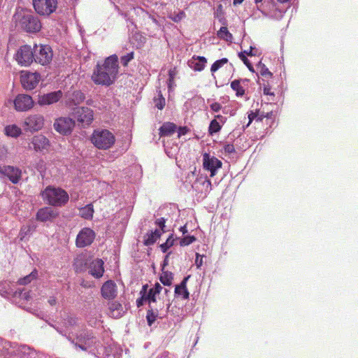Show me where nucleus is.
Returning a JSON list of instances; mask_svg holds the SVG:
<instances>
[{
    "instance_id": "1",
    "label": "nucleus",
    "mask_w": 358,
    "mask_h": 358,
    "mask_svg": "<svg viewBox=\"0 0 358 358\" xmlns=\"http://www.w3.org/2000/svg\"><path fill=\"white\" fill-rule=\"evenodd\" d=\"M118 57L113 55L107 57L103 64H97L92 76V80L97 85L109 86L112 85L118 73Z\"/></svg>"
},
{
    "instance_id": "2",
    "label": "nucleus",
    "mask_w": 358,
    "mask_h": 358,
    "mask_svg": "<svg viewBox=\"0 0 358 358\" xmlns=\"http://www.w3.org/2000/svg\"><path fill=\"white\" fill-rule=\"evenodd\" d=\"M13 18L16 26L29 33L38 32L42 27L41 22L36 16L23 9L17 10Z\"/></svg>"
},
{
    "instance_id": "3",
    "label": "nucleus",
    "mask_w": 358,
    "mask_h": 358,
    "mask_svg": "<svg viewBox=\"0 0 358 358\" xmlns=\"http://www.w3.org/2000/svg\"><path fill=\"white\" fill-rule=\"evenodd\" d=\"M43 200L52 206H62L69 201L67 192L61 189L52 186L47 187L41 193Z\"/></svg>"
},
{
    "instance_id": "4",
    "label": "nucleus",
    "mask_w": 358,
    "mask_h": 358,
    "mask_svg": "<svg viewBox=\"0 0 358 358\" xmlns=\"http://www.w3.org/2000/svg\"><path fill=\"white\" fill-rule=\"evenodd\" d=\"M91 141L99 149L107 150L110 148L115 141L114 135L107 129L94 130Z\"/></svg>"
},
{
    "instance_id": "5",
    "label": "nucleus",
    "mask_w": 358,
    "mask_h": 358,
    "mask_svg": "<svg viewBox=\"0 0 358 358\" xmlns=\"http://www.w3.org/2000/svg\"><path fill=\"white\" fill-rule=\"evenodd\" d=\"M34 61L43 66H46L52 59V51L50 46L45 45H36L33 47Z\"/></svg>"
},
{
    "instance_id": "6",
    "label": "nucleus",
    "mask_w": 358,
    "mask_h": 358,
    "mask_svg": "<svg viewBox=\"0 0 358 358\" xmlns=\"http://www.w3.org/2000/svg\"><path fill=\"white\" fill-rule=\"evenodd\" d=\"M35 11L40 15L49 16L57 7V0H32Z\"/></svg>"
},
{
    "instance_id": "7",
    "label": "nucleus",
    "mask_w": 358,
    "mask_h": 358,
    "mask_svg": "<svg viewBox=\"0 0 358 358\" xmlns=\"http://www.w3.org/2000/svg\"><path fill=\"white\" fill-rule=\"evenodd\" d=\"M71 115L84 127L89 126L94 119L92 110L87 107L74 108Z\"/></svg>"
},
{
    "instance_id": "8",
    "label": "nucleus",
    "mask_w": 358,
    "mask_h": 358,
    "mask_svg": "<svg viewBox=\"0 0 358 358\" xmlns=\"http://www.w3.org/2000/svg\"><path fill=\"white\" fill-rule=\"evenodd\" d=\"M15 59L21 66H29L34 62L33 48L28 45H22L15 55Z\"/></svg>"
},
{
    "instance_id": "9",
    "label": "nucleus",
    "mask_w": 358,
    "mask_h": 358,
    "mask_svg": "<svg viewBox=\"0 0 358 358\" xmlns=\"http://www.w3.org/2000/svg\"><path fill=\"white\" fill-rule=\"evenodd\" d=\"M59 215V211L51 206H46L40 208L36 215L37 221L41 222H53Z\"/></svg>"
},
{
    "instance_id": "10",
    "label": "nucleus",
    "mask_w": 358,
    "mask_h": 358,
    "mask_svg": "<svg viewBox=\"0 0 358 358\" xmlns=\"http://www.w3.org/2000/svg\"><path fill=\"white\" fill-rule=\"evenodd\" d=\"M41 78L39 73L29 71H22L20 80L23 87L27 90L34 89L38 85Z\"/></svg>"
},
{
    "instance_id": "11",
    "label": "nucleus",
    "mask_w": 358,
    "mask_h": 358,
    "mask_svg": "<svg viewBox=\"0 0 358 358\" xmlns=\"http://www.w3.org/2000/svg\"><path fill=\"white\" fill-rule=\"evenodd\" d=\"M203 168L210 172V176L213 177L217 169H220L222 166V162L214 156L205 153L203 155Z\"/></svg>"
},
{
    "instance_id": "12",
    "label": "nucleus",
    "mask_w": 358,
    "mask_h": 358,
    "mask_svg": "<svg viewBox=\"0 0 358 358\" xmlns=\"http://www.w3.org/2000/svg\"><path fill=\"white\" fill-rule=\"evenodd\" d=\"M74 127L75 120L70 117H60L54 123L56 131L64 135L71 134Z\"/></svg>"
},
{
    "instance_id": "13",
    "label": "nucleus",
    "mask_w": 358,
    "mask_h": 358,
    "mask_svg": "<svg viewBox=\"0 0 358 358\" xmlns=\"http://www.w3.org/2000/svg\"><path fill=\"white\" fill-rule=\"evenodd\" d=\"M44 124V119L41 115H32L24 120V129L31 132L40 130Z\"/></svg>"
},
{
    "instance_id": "14",
    "label": "nucleus",
    "mask_w": 358,
    "mask_h": 358,
    "mask_svg": "<svg viewBox=\"0 0 358 358\" xmlns=\"http://www.w3.org/2000/svg\"><path fill=\"white\" fill-rule=\"evenodd\" d=\"M95 234L90 228L83 229L77 236L76 245L79 248H84L90 245L94 241Z\"/></svg>"
},
{
    "instance_id": "15",
    "label": "nucleus",
    "mask_w": 358,
    "mask_h": 358,
    "mask_svg": "<svg viewBox=\"0 0 358 358\" xmlns=\"http://www.w3.org/2000/svg\"><path fill=\"white\" fill-rule=\"evenodd\" d=\"M0 173L6 176L13 184L18 183L22 177V171L13 166L0 167Z\"/></svg>"
},
{
    "instance_id": "16",
    "label": "nucleus",
    "mask_w": 358,
    "mask_h": 358,
    "mask_svg": "<svg viewBox=\"0 0 358 358\" xmlns=\"http://www.w3.org/2000/svg\"><path fill=\"white\" fill-rule=\"evenodd\" d=\"M14 105L17 110L24 111L33 107L34 101L29 95L19 94L14 101Z\"/></svg>"
},
{
    "instance_id": "17",
    "label": "nucleus",
    "mask_w": 358,
    "mask_h": 358,
    "mask_svg": "<svg viewBox=\"0 0 358 358\" xmlns=\"http://www.w3.org/2000/svg\"><path fill=\"white\" fill-rule=\"evenodd\" d=\"M62 97V91L52 92L38 96V103L40 106H47L57 102Z\"/></svg>"
},
{
    "instance_id": "18",
    "label": "nucleus",
    "mask_w": 358,
    "mask_h": 358,
    "mask_svg": "<svg viewBox=\"0 0 358 358\" xmlns=\"http://www.w3.org/2000/svg\"><path fill=\"white\" fill-rule=\"evenodd\" d=\"M101 292L104 299H113L117 296V286L113 280H108L102 285Z\"/></svg>"
},
{
    "instance_id": "19",
    "label": "nucleus",
    "mask_w": 358,
    "mask_h": 358,
    "mask_svg": "<svg viewBox=\"0 0 358 358\" xmlns=\"http://www.w3.org/2000/svg\"><path fill=\"white\" fill-rule=\"evenodd\" d=\"M227 121V118L221 115H217L215 118L211 120L208 127V134L210 136H213L215 134L218 133L222 126Z\"/></svg>"
},
{
    "instance_id": "20",
    "label": "nucleus",
    "mask_w": 358,
    "mask_h": 358,
    "mask_svg": "<svg viewBox=\"0 0 358 358\" xmlns=\"http://www.w3.org/2000/svg\"><path fill=\"white\" fill-rule=\"evenodd\" d=\"M108 315L113 318H120L123 316L125 311L124 310L122 305L116 301L108 302Z\"/></svg>"
},
{
    "instance_id": "21",
    "label": "nucleus",
    "mask_w": 358,
    "mask_h": 358,
    "mask_svg": "<svg viewBox=\"0 0 358 358\" xmlns=\"http://www.w3.org/2000/svg\"><path fill=\"white\" fill-rule=\"evenodd\" d=\"M103 262L96 259L92 262L89 267V273L94 277L99 278L103 275L104 272Z\"/></svg>"
},
{
    "instance_id": "22",
    "label": "nucleus",
    "mask_w": 358,
    "mask_h": 358,
    "mask_svg": "<svg viewBox=\"0 0 358 358\" xmlns=\"http://www.w3.org/2000/svg\"><path fill=\"white\" fill-rule=\"evenodd\" d=\"M49 141L44 136L39 135L33 138L31 143L36 150H42L47 149Z\"/></svg>"
},
{
    "instance_id": "23",
    "label": "nucleus",
    "mask_w": 358,
    "mask_h": 358,
    "mask_svg": "<svg viewBox=\"0 0 358 358\" xmlns=\"http://www.w3.org/2000/svg\"><path fill=\"white\" fill-rule=\"evenodd\" d=\"M177 127L171 122H166L159 129L161 136H170L176 131Z\"/></svg>"
},
{
    "instance_id": "24",
    "label": "nucleus",
    "mask_w": 358,
    "mask_h": 358,
    "mask_svg": "<svg viewBox=\"0 0 358 358\" xmlns=\"http://www.w3.org/2000/svg\"><path fill=\"white\" fill-rule=\"evenodd\" d=\"M190 278V275L185 278L183 280L180 282V285H176L175 288L176 294L180 296L182 295V298L186 299L189 297V292L186 288V283L188 279Z\"/></svg>"
},
{
    "instance_id": "25",
    "label": "nucleus",
    "mask_w": 358,
    "mask_h": 358,
    "mask_svg": "<svg viewBox=\"0 0 358 358\" xmlns=\"http://www.w3.org/2000/svg\"><path fill=\"white\" fill-rule=\"evenodd\" d=\"M273 116V115L272 111L270 113H265L264 112H262L261 114H258L253 111H250V113L248 114L249 122H248L247 126H249L251 124V122H252V120L255 119H256L257 121H262V120L264 117L272 118Z\"/></svg>"
},
{
    "instance_id": "26",
    "label": "nucleus",
    "mask_w": 358,
    "mask_h": 358,
    "mask_svg": "<svg viewBox=\"0 0 358 358\" xmlns=\"http://www.w3.org/2000/svg\"><path fill=\"white\" fill-rule=\"evenodd\" d=\"M79 211L80 215L85 219L90 220L93 217L94 209L92 204L81 208Z\"/></svg>"
},
{
    "instance_id": "27",
    "label": "nucleus",
    "mask_w": 358,
    "mask_h": 358,
    "mask_svg": "<svg viewBox=\"0 0 358 358\" xmlns=\"http://www.w3.org/2000/svg\"><path fill=\"white\" fill-rule=\"evenodd\" d=\"M217 36L226 41L231 42L233 39L232 34L229 31L227 27H222L217 31Z\"/></svg>"
},
{
    "instance_id": "28",
    "label": "nucleus",
    "mask_w": 358,
    "mask_h": 358,
    "mask_svg": "<svg viewBox=\"0 0 358 358\" xmlns=\"http://www.w3.org/2000/svg\"><path fill=\"white\" fill-rule=\"evenodd\" d=\"M188 66L194 69V71H201V57L194 56L192 59L188 61Z\"/></svg>"
},
{
    "instance_id": "29",
    "label": "nucleus",
    "mask_w": 358,
    "mask_h": 358,
    "mask_svg": "<svg viewBox=\"0 0 358 358\" xmlns=\"http://www.w3.org/2000/svg\"><path fill=\"white\" fill-rule=\"evenodd\" d=\"M85 95L80 91H75L70 96V101L74 105H78L83 102L85 99Z\"/></svg>"
},
{
    "instance_id": "30",
    "label": "nucleus",
    "mask_w": 358,
    "mask_h": 358,
    "mask_svg": "<svg viewBox=\"0 0 358 358\" xmlns=\"http://www.w3.org/2000/svg\"><path fill=\"white\" fill-rule=\"evenodd\" d=\"M231 87L236 92L238 96H241L245 94V90L241 85L240 80H234L231 83Z\"/></svg>"
},
{
    "instance_id": "31",
    "label": "nucleus",
    "mask_w": 358,
    "mask_h": 358,
    "mask_svg": "<svg viewBox=\"0 0 358 358\" xmlns=\"http://www.w3.org/2000/svg\"><path fill=\"white\" fill-rule=\"evenodd\" d=\"M173 275L169 271H163L160 276V281L164 285L169 286L172 283Z\"/></svg>"
},
{
    "instance_id": "32",
    "label": "nucleus",
    "mask_w": 358,
    "mask_h": 358,
    "mask_svg": "<svg viewBox=\"0 0 358 358\" xmlns=\"http://www.w3.org/2000/svg\"><path fill=\"white\" fill-rule=\"evenodd\" d=\"M6 134L11 137H17L21 134V129L16 125H9L5 128Z\"/></svg>"
},
{
    "instance_id": "33",
    "label": "nucleus",
    "mask_w": 358,
    "mask_h": 358,
    "mask_svg": "<svg viewBox=\"0 0 358 358\" xmlns=\"http://www.w3.org/2000/svg\"><path fill=\"white\" fill-rule=\"evenodd\" d=\"M37 274H38L37 271L36 270H34L28 275L19 279L17 282L22 285H27V284L30 283L33 280L36 278Z\"/></svg>"
},
{
    "instance_id": "34",
    "label": "nucleus",
    "mask_w": 358,
    "mask_h": 358,
    "mask_svg": "<svg viewBox=\"0 0 358 358\" xmlns=\"http://www.w3.org/2000/svg\"><path fill=\"white\" fill-rule=\"evenodd\" d=\"M157 313L158 310L156 309V311L155 312L152 307H150V309L148 310L146 318L149 326H151L155 321Z\"/></svg>"
},
{
    "instance_id": "35",
    "label": "nucleus",
    "mask_w": 358,
    "mask_h": 358,
    "mask_svg": "<svg viewBox=\"0 0 358 358\" xmlns=\"http://www.w3.org/2000/svg\"><path fill=\"white\" fill-rule=\"evenodd\" d=\"M228 62L227 58H222L221 59L215 61L211 66L210 71L214 73L217 71L220 68L226 64Z\"/></svg>"
},
{
    "instance_id": "36",
    "label": "nucleus",
    "mask_w": 358,
    "mask_h": 358,
    "mask_svg": "<svg viewBox=\"0 0 358 358\" xmlns=\"http://www.w3.org/2000/svg\"><path fill=\"white\" fill-rule=\"evenodd\" d=\"M154 102L155 104V106L159 109L162 110L165 106V99L162 96V94H161V92H159L158 97H155L154 99Z\"/></svg>"
},
{
    "instance_id": "37",
    "label": "nucleus",
    "mask_w": 358,
    "mask_h": 358,
    "mask_svg": "<svg viewBox=\"0 0 358 358\" xmlns=\"http://www.w3.org/2000/svg\"><path fill=\"white\" fill-rule=\"evenodd\" d=\"M174 243V240L172 238V236H170L166 243L162 244L160 245V248L162 250L163 252H166L167 251V250L173 245Z\"/></svg>"
},
{
    "instance_id": "38",
    "label": "nucleus",
    "mask_w": 358,
    "mask_h": 358,
    "mask_svg": "<svg viewBox=\"0 0 358 358\" xmlns=\"http://www.w3.org/2000/svg\"><path fill=\"white\" fill-rule=\"evenodd\" d=\"M77 319L73 316L71 315H66L65 317H64V324L65 326H73L76 324Z\"/></svg>"
},
{
    "instance_id": "39",
    "label": "nucleus",
    "mask_w": 358,
    "mask_h": 358,
    "mask_svg": "<svg viewBox=\"0 0 358 358\" xmlns=\"http://www.w3.org/2000/svg\"><path fill=\"white\" fill-rule=\"evenodd\" d=\"M133 58H134V52H131L128 53L127 55L121 57L120 59H121V62L123 64V66H126L128 64V63L131 59H133Z\"/></svg>"
},
{
    "instance_id": "40",
    "label": "nucleus",
    "mask_w": 358,
    "mask_h": 358,
    "mask_svg": "<svg viewBox=\"0 0 358 358\" xmlns=\"http://www.w3.org/2000/svg\"><path fill=\"white\" fill-rule=\"evenodd\" d=\"M157 294V293H154V292H152V289H150L148 292L147 293V294H145V297H146V299L147 301H149L150 304L152 302H156V295ZM150 306L151 307V306L150 305Z\"/></svg>"
},
{
    "instance_id": "41",
    "label": "nucleus",
    "mask_w": 358,
    "mask_h": 358,
    "mask_svg": "<svg viewBox=\"0 0 358 358\" xmlns=\"http://www.w3.org/2000/svg\"><path fill=\"white\" fill-rule=\"evenodd\" d=\"M156 241L157 238L152 235V233L148 234L147 237H145L144 244L145 245H150L155 243Z\"/></svg>"
},
{
    "instance_id": "42",
    "label": "nucleus",
    "mask_w": 358,
    "mask_h": 358,
    "mask_svg": "<svg viewBox=\"0 0 358 358\" xmlns=\"http://www.w3.org/2000/svg\"><path fill=\"white\" fill-rule=\"evenodd\" d=\"M239 58L243 62V63L247 66V67L250 70L253 71V66L250 62V61L248 59L246 56L243 52L238 53Z\"/></svg>"
},
{
    "instance_id": "43",
    "label": "nucleus",
    "mask_w": 358,
    "mask_h": 358,
    "mask_svg": "<svg viewBox=\"0 0 358 358\" xmlns=\"http://www.w3.org/2000/svg\"><path fill=\"white\" fill-rule=\"evenodd\" d=\"M195 241V238L194 236H187L184 237L180 241V245H187Z\"/></svg>"
},
{
    "instance_id": "44",
    "label": "nucleus",
    "mask_w": 358,
    "mask_h": 358,
    "mask_svg": "<svg viewBox=\"0 0 358 358\" xmlns=\"http://www.w3.org/2000/svg\"><path fill=\"white\" fill-rule=\"evenodd\" d=\"M93 343V338H88L84 344H78V346L83 350H87Z\"/></svg>"
},
{
    "instance_id": "45",
    "label": "nucleus",
    "mask_w": 358,
    "mask_h": 358,
    "mask_svg": "<svg viewBox=\"0 0 358 358\" xmlns=\"http://www.w3.org/2000/svg\"><path fill=\"white\" fill-rule=\"evenodd\" d=\"M224 150L225 152H227L229 154L234 153L235 152V148L234 145L232 144H227L224 147Z\"/></svg>"
},
{
    "instance_id": "46",
    "label": "nucleus",
    "mask_w": 358,
    "mask_h": 358,
    "mask_svg": "<svg viewBox=\"0 0 358 358\" xmlns=\"http://www.w3.org/2000/svg\"><path fill=\"white\" fill-rule=\"evenodd\" d=\"M222 106L221 105L217 103V102H215V103H213L211 105H210V108L214 111V112H218L220 110Z\"/></svg>"
},
{
    "instance_id": "47",
    "label": "nucleus",
    "mask_w": 358,
    "mask_h": 358,
    "mask_svg": "<svg viewBox=\"0 0 358 358\" xmlns=\"http://www.w3.org/2000/svg\"><path fill=\"white\" fill-rule=\"evenodd\" d=\"M156 224L160 227L162 231H164L165 227V220L164 218H159L156 220Z\"/></svg>"
},
{
    "instance_id": "48",
    "label": "nucleus",
    "mask_w": 358,
    "mask_h": 358,
    "mask_svg": "<svg viewBox=\"0 0 358 358\" xmlns=\"http://www.w3.org/2000/svg\"><path fill=\"white\" fill-rule=\"evenodd\" d=\"M145 294H143L141 298L138 299L136 301V305L138 307H141L143 305L144 302L146 301Z\"/></svg>"
},
{
    "instance_id": "49",
    "label": "nucleus",
    "mask_w": 358,
    "mask_h": 358,
    "mask_svg": "<svg viewBox=\"0 0 358 358\" xmlns=\"http://www.w3.org/2000/svg\"><path fill=\"white\" fill-rule=\"evenodd\" d=\"M261 75L265 77H271L272 73L266 68H262L261 70Z\"/></svg>"
},
{
    "instance_id": "50",
    "label": "nucleus",
    "mask_w": 358,
    "mask_h": 358,
    "mask_svg": "<svg viewBox=\"0 0 358 358\" xmlns=\"http://www.w3.org/2000/svg\"><path fill=\"white\" fill-rule=\"evenodd\" d=\"M163 287L158 282H157L155 285L154 287L151 288V289H152V292H154V293H157V294L160 293Z\"/></svg>"
},
{
    "instance_id": "51",
    "label": "nucleus",
    "mask_w": 358,
    "mask_h": 358,
    "mask_svg": "<svg viewBox=\"0 0 358 358\" xmlns=\"http://www.w3.org/2000/svg\"><path fill=\"white\" fill-rule=\"evenodd\" d=\"M176 75L175 70H170L169 71V87L170 88L172 85V82L173 80V78Z\"/></svg>"
},
{
    "instance_id": "52",
    "label": "nucleus",
    "mask_w": 358,
    "mask_h": 358,
    "mask_svg": "<svg viewBox=\"0 0 358 358\" xmlns=\"http://www.w3.org/2000/svg\"><path fill=\"white\" fill-rule=\"evenodd\" d=\"M187 129L186 127H180L178 131V137L186 134Z\"/></svg>"
},
{
    "instance_id": "53",
    "label": "nucleus",
    "mask_w": 358,
    "mask_h": 358,
    "mask_svg": "<svg viewBox=\"0 0 358 358\" xmlns=\"http://www.w3.org/2000/svg\"><path fill=\"white\" fill-rule=\"evenodd\" d=\"M264 94L266 95H271L274 96V93L271 91V88L268 87H265L264 88Z\"/></svg>"
},
{
    "instance_id": "54",
    "label": "nucleus",
    "mask_w": 358,
    "mask_h": 358,
    "mask_svg": "<svg viewBox=\"0 0 358 358\" xmlns=\"http://www.w3.org/2000/svg\"><path fill=\"white\" fill-rule=\"evenodd\" d=\"M161 231H162L161 229H155V231H152L151 233L157 239L161 236V234H162Z\"/></svg>"
},
{
    "instance_id": "55",
    "label": "nucleus",
    "mask_w": 358,
    "mask_h": 358,
    "mask_svg": "<svg viewBox=\"0 0 358 358\" xmlns=\"http://www.w3.org/2000/svg\"><path fill=\"white\" fill-rule=\"evenodd\" d=\"M26 229H27L26 227L24 228V229H22L21 233L23 234ZM34 230H35V227L34 226H32V227L29 226V227H28L27 230L24 232V234H27V233L28 231H34Z\"/></svg>"
},
{
    "instance_id": "56",
    "label": "nucleus",
    "mask_w": 358,
    "mask_h": 358,
    "mask_svg": "<svg viewBox=\"0 0 358 358\" xmlns=\"http://www.w3.org/2000/svg\"><path fill=\"white\" fill-rule=\"evenodd\" d=\"M196 264L197 266V268L200 267L201 266V258L199 259V254L196 253Z\"/></svg>"
},
{
    "instance_id": "57",
    "label": "nucleus",
    "mask_w": 358,
    "mask_h": 358,
    "mask_svg": "<svg viewBox=\"0 0 358 358\" xmlns=\"http://www.w3.org/2000/svg\"><path fill=\"white\" fill-rule=\"evenodd\" d=\"M148 285H145L143 286V288H142V290L141 291L140 294L141 295L143 294H147V289H148Z\"/></svg>"
},
{
    "instance_id": "58",
    "label": "nucleus",
    "mask_w": 358,
    "mask_h": 358,
    "mask_svg": "<svg viewBox=\"0 0 358 358\" xmlns=\"http://www.w3.org/2000/svg\"><path fill=\"white\" fill-rule=\"evenodd\" d=\"M48 303L51 305V306H54L56 304V299L54 298V297H50L49 299H48Z\"/></svg>"
},
{
    "instance_id": "59",
    "label": "nucleus",
    "mask_w": 358,
    "mask_h": 358,
    "mask_svg": "<svg viewBox=\"0 0 358 358\" xmlns=\"http://www.w3.org/2000/svg\"><path fill=\"white\" fill-rule=\"evenodd\" d=\"M169 255H170V253L167 254L165 257L164 264H163L162 270L164 268V266L168 264V258H169Z\"/></svg>"
},
{
    "instance_id": "60",
    "label": "nucleus",
    "mask_w": 358,
    "mask_h": 358,
    "mask_svg": "<svg viewBox=\"0 0 358 358\" xmlns=\"http://www.w3.org/2000/svg\"><path fill=\"white\" fill-rule=\"evenodd\" d=\"M243 1H244V0H234V1H233V4H234V6L238 5V4H241V3H243Z\"/></svg>"
},
{
    "instance_id": "61",
    "label": "nucleus",
    "mask_w": 358,
    "mask_h": 358,
    "mask_svg": "<svg viewBox=\"0 0 358 358\" xmlns=\"http://www.w3.org/2000/svg\"><path fill=\"white\" fill-rule=\"evenodd\" d=\"M180 231H182V233L185 234L187 231L185 226L180 227Z\"/></svg>"
},
{
    "instance_id": "62",
    "label": "nucleus",
    "mask_w": 358,
    "mask_h": 358,
    "mask_svg": "<svg viewBox=\"0 0 358 358\" xmlns=\"http://www.w3.org/2000/svg\"><path fill=\"white\" fill-rule=\"evenodd\" d=\"M262 0H255V2L256 3H260V2H262Z\"/></svg>"
},
{
    "instance_id": "63",
    "label": "nucleus",
    "mask_w": 358,
    "mask_h": 358,
    "mask_svg": "<svg viewBox=\"0 0 358 358\" xmlns=\"http://www.w3.org/2000/svg\"><path fill=\"white\" fill-rule=\"evenodd\" d=\"M169 292V289H164V292H165V294H167Z\"/></svg>"
},
{
    "instance_id": "64",
    "label": "nucleus",
    "mask_w": 358,
    "mask_h": 358,
    "mask_svg": "<svg viewBox=\"0 0 358 358\" xmlns=\"http://www.w3.org/2000/svg\"><path fill=\"white\" fill-rule=\"evenodd\" d=\"M246 54L248 55H252L251 50L250 52H247Z\"/></svg>"
}]
</instances>
